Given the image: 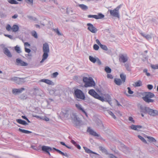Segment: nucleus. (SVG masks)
I'll list each match as a JSON object with an SVG mask.
<instances>
[{"label": "nucleus", "mask_w": 158, "mask_h": 158, "mask_svg": "<svg viewBox=\"0 0 158 158\" xmlns=\"http://www.w3.org/2000/svg\"><path fill=\"white\" fill-rule=\"evenodd\" d=\"M71 143H73V145H74L76 147L77 145L76 142H75L74 140H72L71 141Z\"/></svg>", "instance_id": "13d9d810"}, {"label": "nucleus", "mask_w": 158, "mask_h": 158, "mask_svg": "<svg viewBox=\"0 0 158 158\" xmlns=\"http://www.w3.org/2000/svg\"><path fill=\"white\" fill-rule=\"evenodd\" d=\"M153 86L152 85L148 84L147 85V88L149 90H151L152 89Z\"/></svg>", "instance_id": "864d4df0"}, {"label": "nucleus", "mask_w": 158, "mask_h": 158, "mask_svg": "<svg viewBox=\"0 0 158 158\" xmlns=\"http://www.w3.org/2000/svg\"><path fill=\"white\" fill-rule=\"evenodd\" d=\"M100 47L103 50H105V51H107L108 50V48H107V47H106V45L101 44L100 45Z\"/></svg>", "instance_id": "58836bf2"}, {"label": "nucleus", "mask_w": 158, "mask_h": 158, "mask_svg": "<svg viewBox=\"0 0 158 158\" xmlns=\"http://www.w3.org/2000/svg\"><path fill=\"white\" fill-rule=\"evenodd\" d=\"M32 35L34 36L35 38H38V35L36 32L34 31L32 32Z\"/></svg>", "instance_id": "c03bdc74"}, {"label": "nucleus", "mask_w": 158, "mask_h": 158, "mask_svg": "<svg viewBox=\"0 0 158 158\" xmlns=\"http://www.w3.org/2000/svg\"><path fill=\"white\" fill-rule=\"evenodd\" d=\"M104 15L101 13H99L98 15H89L88 17L89 18H94L96 19H102L104 18Z\"/></svg>", "instance_id": "9d476101"}, {"label": "nucleus", "mask_w": 158, "mask_h": 158, "mask_svg": "<svg viewBox=\"0 0 158 158\" xmlns=\"http://www.w3.org/2000/svg\"><path fill=\"white\" fill-rule=\"evenodd\" d=\"M58 73L57 72H56L53 73L52 74V75L54 77H57V76L58 75Z\"/></svg>", "instance_id": "bf43d9fd"}, {"label": "nucleus", "mask_w": 158, "mask_h": 158, "mask_svg": "<svg viewBox=\"0 0 158 158\" xmlns=\"http://www.w3.org/2000/svg\"><path fill=\"white\" fill-rule=\"evenodd\" d=\"M107 77L108 78L110 79H113V78L112 75L110 74H108L107 75Z\"/></svg>", "instance_id": "4d7b16f0"}, {"label": "nucleus", "mask_w": 158, "mask_h": 158, "mask_svg": "<svg viewBox=\"0 0 158 158\" xmlns=\"http://www.w3.org/2000/svg\"><path fill=\"white\" fill-rule=\"evenodd\" d=\"M121 7L120 5L116 7L114 10H109L110 13L111 15L118 18L119 17V9Z\"/></svg>", "instance_id": "6e6552de"}, {"label": "nucleus", "mask_w": 158, "mask_h": 158, "mask_svg": "<svg viewBox=\"0 0 158 158\" xmlns=\"http://www.w3.org/2000/svg\"><path fill=\"white\" fill-rule=\"evenodd\" d=\"M151 67L154 69H157V64H152L151 65Z\"/></svg>", "instance_id": "09e8293b"}, {"label": "nucleus", "mask_w": 158, "mask_h": 158, "mask_svg": "<svg viewBox=\"0 0 158 158\" xmlns=\"http://www.w3.org/2000/svg\"><path fill=\"white\" fill-rule=\"evenodd\" d=\"M24 90L25 89L23 88H21L19 89H14L12 90V93L14 94H17L22 93Z\"/></svg>", "instance_id": "dca6fc26"}, {"label": "nucleus", "mask_w": 158, "mask_h": 158, "mask_svg": "<svg viewBox=\"0 0 158 158\" xmlns=\"http://www.w3.org/2000/svg\"><path fill=\"white\" fill-rule=\"evenodd\" d=\"M109 114L114 119H116V118L114 114H113V113L111 111H109L108 112Z\"/></svg>", "instance_id": "de8ad7c7"}, {"label": "nucleus", "mask_w": 158, "mask_h": 158, "mask_svg": "<svg viewBox=\"0 0 158 158\" xmlns=\"http://www.w3.org/2000/svg\"><path fill=\"white\" fill-rule=\"evenodd\" d=\"M53 149H54L55 150H56L57 152H59L60 154H61L62 155L64 156H67V154L66 153H64V152H62L60 150L58 149H56V148H53Z\"/></svg>", "instance_id": "f704fd0d"}, {"label": "nucleus", "mask_w": 158, "mask_h": 158, "mask_svg": "<svg viewBox=\"0 0 158 158\" xmlns=\"http://www.w3.org/2000/svg\"><path fill=\"white\" fill-rule=\"evenodd\" d=\"M83 81L85 83V86L86 87H94L95 85V83L93 78L91 77H84Z\"/></svg>", "instance_id": "f03ea898"}, {"label": "nucleus", "mask_w": 158, "mask_h": 158, "mask_svg": "<svg viewBox=\"0 0 158 158\" xmlns=\"http://www.w3.org/2000/svg\"><path fill=\"white\" fill-rule=\"evenodd\" d=\"M3 52L8 57H11L12 56L10 52L7 48H4L3 49Z\"/></svg>", "instance_id": "aec40b11"}, {"label": "nucleus", "mask_w": 158, "mask_h": 158, "mask_svg": "<svg viewBox=\"0 0 158 158\" xmlns=\"http://www.w3.org/2000/svg\"><path fill=\"white\" fill-rule=\"evenodd\" d=\"M129 128L130 129L137 131L138 130V129L141 128L142 126L139 125H132L129 127Z\"/></svg>", "instance_id": "a211bd4d"}, {"label": "nucleus", "mask_w": 158, "mask_h": 158, "mask_svg": "<svg viewBox=\"0 0 158 158\" xmlns=\"http://www.w3.org/2000/svg\"><path fill=\"white\" fill-rule=\"evenodd\" d=\"M88 93L95 98L98 99L102 102L105 101L104 98L100 96L94 89H90Z\"/></svg>", "instance_id": "39448f33"}, {"label": "nucleus", "mask_w": 158, "mask_h": 158, "mask_svg": "<svg viewBox=\"0 0 158 158\" xmlns=\"http://www.w3.org/2000/svg\"><path fill=\"white\" fill-rule=\"evenodd\" d=\"M94 49L95 50H98L99 48V47L97 45L95 44L93 46Z\"/></svg>", "instance_id": "3c124183"}, {"label": "nucleus", "mask_w": 158, "mask_h": 158, "mask_svg": "<svg viewBox=\"0 0 158 158\" xmlns=\"http://www.w3.org/2000/svg\"><path fill=\"white\" fill-rule=\"evenodd\" d=\"M74 94L77 98L82 100L85 99V96L84 94L81 90L76 89L74 90Z\"/></svg>", "instance_id": "423d86ee"}, {"label": "nucleus", "mask_w": 158, "mask_h": 158, "mask_svg": "<svg viewBox=\"0 0 158 158\" xmlns=\"http://www.w3.org/2000/svg\"><path fill=\"white\" fill-rule=\"evenodd\" d=\"M114 82L116 85H120L123 83L121 79L118 78L115 79Z\"/></svg>", "instance_id": "a878e982"}, {"label": "nucleus", "mask_w": 158, "mask_h": 158, "mask_svg": "<svg viewBox=\"0 0 158 158\" xmlns=\"http://www.w3.org/2000/svg\"><path fill=\"white\" fill-rule=\"evenodd\" d=\"M96 42L97 43L99 46L101 44L98 39H97L96 40Z\"/></svg>", "instance_id": "338daca9"}, {"label": "nucleus", "mask_w": 158, "mask_h": 158, "mask_svg": "<svg viewBox=\"0 0 158 158\" xmlns=\"http://www.w3.org/2000/svg\"><path fill=\"white\" fill-rule=\"evenodd\" d=\"M6 29L8 31H10L12 30V27L10 25L7 24L6 27Z\"/></svg>", "instance_id": "79ce46f5"}, {"label": "nucleus", "mask_w": 158, "mask_h": 158, "mask_svg": "<svg viewBox=\"0 0 158 158\" xmlns=\"http://www.w3.org/2000/svg\"><path fill=\"white\" fill-rule=\"evenodd\" d=\"M16 64L18 65L22 66H26L28 65V64L23 61L19 58H17L16 59Z\"/></svg>", "instance_id": "ddd939ff"}, {"label": "nucleus", "mask_w": 158, "mask_h": 158, "mask_svg": "<svg viewBox=\"0 0 158 158\" xmlns=\"http://www.w3.org/2000/svg\"><path fill=\"white\" fill-rule=\"evenodd\" d=\"M128 57L126 54H120L119 56V60L121 63H126L128 61Z\"/></svg>", "instance_id": "1a4fd4ad"}, {"label": "nucleus", "mask_w": 158, "mask_h": 158, "mask_svg": "<svg viewBox=\"0 0 158 158\" xmlns=\"http://www.w3.org/2000/svg\"><path fill=\"white\" fill-rule=\"evenodd\" d=\"M133 85L135 87L141 86L142 85V82L140 80H139L135 82Z\"/></svg>", "instance_id": "393cba45"}, {"label": "nucleus", "mask_w": 158, "mask_h": 158, "mask_svg": "<svg viewBox=\"0 0 158 158\" xmlns=\"http://www.w3.org/2000/svg\"><path fill=\"white\" fill-rule=\"evenodd\" d=\"M97 57L94 58L91 56H89V60L93 63H95L96 62L97 60Z\"/></svg>", "instance_id": "c756f323"}, {"label": "nucleus", "mask_w": 158, "mask_h": 158, "mask_svg": "<svg viewBox=\"0 0 158 158\" xmlns=\"http://www.w3.org/2000/svg\"><path fill=\"white\" fill-rule=\"evenodd\" d=\"M69 118H70L74 123L77 125H79L81 122L80 118L77 115V114L75 113H72Z\"/></svg>", "instance_id": "20e7f679"}, {"label": "nucleus", "mask_w": 158, "mask_h": 158, "mask_svg": "<svg viewBox=\"0 0 158 158\" xmlns=\"http://www.w3.org/2000/svg\"><path fill=\"white\" fill-rule=\"evenodd\" d=\"M75 106L79 110L83 113L86 117H88V115L87 113L85 112L84 108L79 103L76 104H75Z\"/></svg>", "instance_id": "9b49d317"}, {"label": "nucleus", "mask_w": 158, "mask_h": 158, "mask_svg": "<svg viewBox=\"0 0 158 158\" xmlns=\"http://www.w3.org/2000/svg\"><path fill=\"white\" fill-rule=\"evenodd\" d=\"M42 150L44 151L47 152L48 151H51L52 150V148L48 146H43L41 147Z\"/></svg>", "instance_id": "6ab92c4d"}, {"label": "nucleus", "mask_w": 158, "mask_h": 158, "mask_svg": "<svg viewBox=\"0 0 158 158\" xmlns=\"http://www.w3.org/2000/svg\"><path fill=\"white\" fill-rule=\"evenodd\" d=\"M124 66L127 70L128 71H131V67L129 63H126L124 64Z\"/></svg>", "instance_id": "c85d7f7f"}, {"label": "nucleus", "mask_w": 158, "mask_h": 158, "mask_svg": "<svg viewBox=\"0 0 158 158\" xmlns=\"http://www.w3.org/2000/svg\"><path fill=\"white\" fill-rule=\"evenodd\" d=\"M78 6L83 10H87L88 8L87 6L84 4H79Z\"/></svg>", "instance_id": "7c9ffc66"}, {"label": "nucleus", "mask_w": 158, "mask_h": 158, "mask_svg": "<svg viewBox=\"0 0 158 158\" xmlns=\"http://www.w3.org/2000/svg\"><path fill=\"white\" fill-rule=\"evenodd\" d=\"M18 130L22 132L23 133L27 134H28L30 133H31L32 132L31 131H29L28 130H26L24 129H22L21 128H19L18 129Z\"/></svg>", "instance_id": "bb28decb"}, {"label": "nucleus", "mask_w": 158, "mask_h": 158, "mask_svg": "<svg viewBox=\"0 0 158 158\" xmlns=\"http://www.w3.org/2000/svg\"><path fill=\"white\" fill-rule=\"evenodd\" d=\"M19 29L18 25H14L12 27V31L13 32H16Z\"/></svg>", "instance_id": "b1692460"}, {"label": "nucleus", "mask_w": 158, "mask_h": 158, "mask_svg": "<svg viewBox=\"0 0 158 158\" xmlns=\"http://www.w3.org/2000/svg\"><path fill=\"white\" fill-rule=\"evenodd\" d=\"M120 77L121 79V81L123 82V83H124L126 80V75L123 73H121L120 75Z\"/></svg>", "instance_id": "2f4dec72"}, {"label": "nucleus", "mask_w": 158, "mask_h": 158, "mask_svg": "<svg viewBox=\"0 0 158 158\" xmlns=\"http://www.w3.org/2000/svg\"><path fill=\"white\" fill-rule=\"evenodd\" d=\"M43 54L42 56V59L40 61V63L43 62L46 60L48 56V54L50 52L49 45L47 43H45L43 44Z\"/></svg>", "instance_id": "f257e3e1"}, {"label": "nucleus", "mask_w": 158, "mask_h": 158, "mask_svg": "<svg viewBox=\"0 0 158 158\" xmlns=\"http://www.w3.org/2000/svg\"><path fill=\"white\" fill-rule=\"evenodd\" d=\"M140 34L142 36L145 38L147 40H150L152 38L151 36L149 35H146L142 33Z\"/></svg>", "instance_id": "cd10ccee"}, {"label": "nucleus", "mask_w": 158, "mask_h": 158, "mask_svg": "<svg viewBox=\"0 0 158 158\" xmlns=\"http://www.w3.org/2000/svg\"><path fill=\"white\" fill-rule=\"evenodd\" d=\"M33 117H35L36 118H38L40 119L41 120L42 119V117H41L39 116L36 115H33Z\"/></svg>", "instance_id": "e2e57ef3"}, {"label": "nucleus", "mask_w": 158, "mask_h": 158, "mask_svg": "<svg viewBox=\"0 0 158 158\" xmlns=\"http://www.w3.org/2000/svg\"><path fill=\"white\" fill-rule=\"evenodd\" d=\"M87 131L89 132L90 134L94 136L99 137V135L96 132L94 131L93 129L90 127H89L87 130Z\"/></svg>", "instance_id": "2eb2a0df"}, {"label": "nucleus", "mask_w": 158, "mask_h": 158, "mask_svg": "<svg viewBox=\"0 0 158 158\" xmlns=\"http://www.w3.org/2000/svg\"><path fill=\"white\" fill-rule=\"evenodd\" d=\"M16 122L21 124L26 125H28V123L25 121L22 120L21 119H16Z\"/></svg>", "instance_id": "5701e85b"}, {"label": "nucleus", "mask_w": 158, "mask_h": 158, "mask_svg": "<svg viewBox=\"0 0 158 158\" xmlns=\"http://www.w3.org/2000/svg\"><path fill=\"white\" fill-rule=\"evenodd\" d=\"M143 72L145 73L146 75L147 76H149L150 75V74L148 72V70L147 69H144L143 70Z\"/></svg>", "instance_id": "49530a36"}, {"label": "nucleus", "mask_w": 158, "mask_h": 158, "mask_svg": "<svg viewBox=\"0 0 158 158\" xmlns=\"http://www.w3.org/2000/svg\"><path fill=\"white\" fill-rule=\"evenodd\" d=\"M18 17V15L17 14H15L12 16L13 19H15L17 18Z\"/></svg>", "instance_id": "774afa93"}, {"label": "nucleus", "mask_w": 158, "mask_h": 158, "mask_svg": "<svg viewBox=\"0 0 158 158\" xmlns=\"http://www.w3.org/2000/svg\"><path fill=\"white\" fill-rule=\"evenodd\" d=\"M25 51L27 53H29L31 52V50L29 49L25 48Z\"/></svg>", "instance_id": "052dcab7"}, {"label": "nucleus", "mask_w": 158, "mask_h": 158, "mask_svg": "<svg viewBox=\"0 0 158 158\" xmlns=\"http://www.w3.org/2000/svg\"><path fill=\"white\" fill-rule=\"evenodd\" d=\"M128 120L131 123H135V121L134 120L133 118L132 117H129L128 118Z\"/></svg>", "instance_id": "a18cd8bd"}, {"label": "nucleus", "mask_w": 158, "mask_h": 158, "mask_svg": "<svg viewBox=\"0 0 158 158\" xmlns=\"http://www.w3.org/2000/svg\"><path fill=\"white\" fill-rule=\"evenodd\" d=\"M148 110H149L148 114L150 115L153 116L158 115V111L157 110H153L149 108Z\"/></svg>", "instance_id": "4468645a"}, {"label": "nucleus", "mask_w": 158, "mask_h": 158, "mask_svg": "<svg viewBox=\"0 0 158 158\" xmlns=\"http://www.w3.org/2000/svg\"><path fill=\"white\" fill-rule=\"evenodd\" d=\"M83 148L85 151V152L88 153H92L93 154H95V153L92 152V151L90 150L89 149L87 148L86 147H83Z\"/></svg>", "instance_id": "473e14b6"}, {"label": "nucleus", "mask_w": 158, "mask_h": 158, "mask_svg": "<svg viewBox=\"0 0 158 158\" xmlns=\"http://www.w3.org/2000/svg\"><path fill=\"white\" fill-rule=\"evenodd\" d=\"M26 2L27 3H29L31 5L33 4V0H25Z\"/></svg>", "instance_id": "603ef678"}, {"label": "nucleus", "mask_w": 158, "mask_h": 158, "mask_svg": "<svg viewBox=\"0 0 158 158\" xmlns=\"http://www.w3.org/2000/svg\"><path fill=\"white\" fill-rule=\"evenodd\" d=\"M149 109V107H140V109H141V112H143L145 113H148V110Z\"/></svg>", "instance_id": "4be33fe9"}, {"label": "nucleus", "mask_w": 158, "mask_h": 158, "mask_svg": "<svg viewBox=\"0 0 158 158\" xmlns=\"http://www.w3.org/2000/svg\"><path fill=\"white\" fill-rule=\"evenodd\" d=\"M24 45L25 48H26V47L27 46L29 47L30 46V44H29L28 42L25 43H24Z\"/></svg>", "instance_id": "680f3d73"}, {"label": "nucleus", "mask_w": 158, "mask_h": 158, "mask_svg": "<svg viewBox=\"0 0 158 158\" xmlns=\"http://www.w3.org/2000/svg\"><path fill=\"white\" fill-rule=\"evenodd\" d=\"M138 137L143 142L146 143H147V142L146 140L144 139V138L143 137L140 135H138Z\"/></svg>", "instance_id": "4c0bfd02"}, {"label": "nucleus", "mask_w": 158, "mask_h": 158, "mask_svg": "<svg viewBox=\"0 0 158 158\" xmlns=\"http://www.w3.org/2000/svg\"><path fill=\"white\" fill-rule=\"evenodd\" d=\"M100 150H101L102 152H106V150L104 148L102 147H100Z\"/></svg>", "instance_id": "0e129e2a"}, {"label": "nucleus", "mask_w": 158, "mask_h": 158, "mask_svg": "<svg viewBox=\"0 0 158 158\" xmlns=\"http://www.w3.org/2000/svg\"><path fill=\"white\" fill-rule=\"evenodd\" d=\"M71 114L70 109L66 108L62 110L60 114V115L62 118L65 119H69L70 118L69 115Z\"/></svg>", "instance_id": "0eeeda50"}, {"label": "nucleus", "mask_w": 158, "mask_h": 158, "mask_svg": "<svg viewBox=\"0 0 158 158\" xmlns=\"http://www.w3.org/2000/svg\"><path fill=\"white\" fill-rule=\"evenodd\" d=\"M4 35L8 37L11 40H12L13 39V36L10 35H7V34H4Z\"/></svg>", "instance_id": "5fc2aeb1"}, {"label": "nucleus", "mask_w": 158, "mask_h": 158, "mask_svg": "<svg viewBox=\"0 0 158 158\" xmlns=\"http://www.w3.org/2000/svg\"><path fill=\"white\" fill-rule=\"evenodd\" d=\"M147 138L149 139V141L150 142H156L155 139L152 137L147 136Z\"/></svg>", "instance_id": "72a5a7b5"}, {"label": "nucleus", "mask_w": 158, "mask_h": 158, "mask_svg": "<svg viewBox=\"0 0 158 158\" xmlns=\"http://www.w3.org/2000/svg\"><path fill=\"white\" fill-rule=\"evenodd\" d=\"M15 49L18 53H20L21 52L20 48L17 46L15 47Z\"/></svg>", "instance_id": "37998d69"}, {"label": "nucleus", "mask_w": 158, "mask_h": 158, "mask_svg": "<svg viewBox=\"0 0 158 158\" xmlns=\"http://www.w3.org/2000/svg\"><path fill=\"white\" fill-rule=\"evenodd\" d=\"M44 120H45L46 121H48L49 120V118L47 117H45L44 118H42V119Z\"/></svg>", "instance_id": "6e6d98bb"}, {"label": "nucleus", "mask_w": 158, "mask_h": 158, "mask_svg": "<svg viewBox=\"0 0 158 158\" xmlns=\"http://www.w3.org/2000/svg\"><path fill=\"white\" fill-rule=\"evenodd\" d=\"M87 26L88 27V29L91 32L93 33H96L97 30L96 28L94 27L93 25L90 23L87 24Z\"/></svg>", "instance_id": "f8f14e48"}, {"label": "nucleus", "mask_w": 158, "mask_h": 158, "mask_svg": "<svg viewBox=\"0 0 158 158\" xmlns=\"http://www.w3.org/2000/svg\"><path fill=\"white\" fill-rule=\"evenodd\" d=\"M8 2L11 4H17L18 2L15 0H7Z\"/></svg>", "instance_id": "e433bc0d"}, {"label": "nucleus", "mask_w": 158, "mask_h": 158, "mask_svg": "<svg viewBox=\"0 0 158 158\" xmlns=\"http://www.w3.org/2000/svg\"><path fill=\"white\" fill-rule=\"evenodd\" d=\"M155 95L152 93L149 92L145 93V95L143 97V99L146 102L149 103L153 102L154 100L151 99L155 97Z\"/></svg>", "instance_id": "7ed1b4c3"}, {"label": "nucleus", "mask_w": 158, "mask_h": 158, "mask_svg": "<svg viewBox=\"0 0 158 158\" xmlns=\"http://www.w3.org/2000/svg\"><path fill=\"white\" fill-rule=\"evenodd\" d=\"M127 89L128 90V92L129 94H133L134 92L131 90V89L129 87H128L127 88Z\"/></svg>", "instance_id": "8fccbe9b"}, {"label": "nucleus", "mask_w": 158, "mask_h": 158, "mask_svg": "<svg viewBox=\"0 0 158 158\" xmlns=\"http://www.w3.org/2000/svg\"><path fill=\"white\" fill-rule=\"evenodd\" d=\"M53 30L56 33V34L59 35H62L59 31L58 28L53 29Z\"/></svg>", "instance_id": "c9c22d12"}, {"label": "nucleus", "mask_w": 158, "mask_h": 158, "mask_svg": "<svg viewBox=\"0 0 158 158\" xmlns=\"http://www.w3.org/2000/svg\"><path fill=\"white\" fill-rule=\"evenodd\" d=\"M107 158H117L116 157L112 154H108L107 155Z\"/></svg>", "instance_id": "ea45409f"}, {"label": "nucleus", "mask_w": 158, "mask_h": 158, "mask_svg": "<svg viewBox=\"0 0 158 158\" xmlns=\"http://www.w3.org/2000/svg\"><path fill=\"white\" fill-rule=\"evenodd\" d=\"M96 61H97L98 63L100 65L101 64V62L100 60H99V59L98 58H97V60Z\"/></svg>", "instance_id": "69168bd1"}, {"label": "nucleus", "mask_w": 158, "mask_h": 158, "mask_svg": "<svg viewBox=\"0 0 158 158\" xmlns=\"http://www.w3.org/2000/svg\"><path fill=\"white\" fill-rule=\"evenodd\" d=\"M49 93L50 94H52L53 95L56 96L59 95V94L60 93V91L58 90L51 89L50 90Z\"/></svg>", "instance_id": "412c9836"}, {"label": "nucleus", "mask_w": 158, "mask_h": 158, "mask_svg": "<svg viewBox=\"0 0 158 158\" xmlns=\"http://www.w3.org/2000/svg\"><path fill=\"white\" fill-rule=\"evenodd\" d=\"M105 71L107 73H110L111 72V69L108 67L107 66L105 68Z\"/></svg>", "instance_id": "a19ab883"}, {"label": "nucleus", "mask_w": 158, "mask_h": 158, "mask_svg": "<svg viewBox=\"0 0 158 158\" xmlns=\"http://www.w3.org/2000/svg\"><path fill=\"white\" fill-rule=\"evenodd\" d=\"M39 82H44L49 85H54V83L48 79H43L39 81Z\"/></svg>", "instance_id": "f3484780"}]
</instances>
